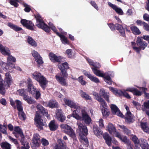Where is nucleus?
I'll return each instance as SVG.
<instances>
[{
    "mask_svg": "<svg viewBox=\"0 0 149 149\" xmlns=\"http://www.w3.org/2000/svg\"><path fill=\"white\" fill-rule=\"evenodd\" d=\"M77 125L80 130L79 136L80 137V140L81 142L84 144H88V140L86 136L87 135L88 131L86 127L84 125L80 123H78Z\"/></svg>",
    "mask_w": 149,
    "mask_h": 149,
    "instance_id": "1",
    "label": "nucleus"
},
{
    "mask_svg": "<svg viewBox=\"0 0 149 149\" xmlns=\"http://www.w3.org/2000/svg\"><path fill=\"white\" fill-rule=\"evenodd\" d=\"M32 77L39 82L43 89H45L47 81L46 79L41 73L38 72H35L32 74Z\"/></svg>",
    "mask_w": 149,
    "mask_h": 149,
    "instance_id": "2",
    "label": "nucleus"
},
{
    "mask_svg": "<svg viewBox=\"0 0 149 149\" xmlns=\"http://www.w3.org/2000/svg\"><path fill=\"white\" fill-rule=\"evenodd\" d=\"M61 129L66 134L70 137L75 139L76 134L74 131L69 125L64 124H62L60 125Z\"/></svg>",
    "mask_w": 149,
    "mask_h": 149,
    "instance_id": "3",
    "label": "nucleus"
},
{
    "mask_svg": "<svg viewBox=\"0 0 149 149\" xmlns=\"http://www.w3.org/2000/svg\"><path fill=\"white\" fill-rule=\"evenodd\" d=\"M37 22L36 26L44 30L45 31L49 32L50 30L49 27L44 22L41 17L39 15L36 17Z\"/></svg>",
    "mask_w": 149,
    "mask_h": 149,
    "instance_id": "4",
    "label": "nucleus"
},
{
    "mask_svg": "<svg viewBox=\"0 0 149 149\" xmlns=\"http://www.w3.org/2000/svg\"><path fill=\"white\" fill-rule=\"evenodd\" d=\"M38 111L36 112L34 120L36 126L40 130L43 129V126H46L47 125L45 122H42L41 117Z\"/></svg>",
    "mask_w": 149,
    "mask_h": 149,
    "instance_id": "5",
    "label": "nucleus"
},
{
    "mask_svg": "<svg viewBox=\"0 0 149 149\" xmlns=\"http://www.w3.org/2000/svg\"><path fill=\"white\" fill-rule=\"evenodd\" d=\"M49 59L53 63H61L62 61L63 58L61 56H57L53 53H50L49 55Z\"/></svg>",
    "mask_w": 149,
    "mask_h": 149,
    "instance_id": "6",
    "label": "nucleus"
},
{
    "mask_svg": "<svg viewBox=\"0 0 149 149\" xmlns=\"http://www.w3.org/2000/svg\"><path fill=\"white\" fill-rule=\"evenodd\" d=\"M74 108L76 110L73 111L72 113V117L78 120L81 119V116L79 114L81 110V107L78 105Z\"/></svg>",
    "mask_w": 149,
    "mask_h": 149,
    "instance_id": "7",
    "label": "nucleus"
},
{
    "mask_svg": "<svg viewBox=\"0 0 149 149\" xmlns=\"http://www.w3.org/2000/svg\"><path fill=\"white\" fill-rule=\"evenodd\" d=\"M55 118L61 122H63L65 120V117L63 114L61 109H57L56 111Z\"/></svg>",
    "mask_w": 149,
    "mask_h": 149,
    "instance_id": "8",
    "label": "nucleus"
},
{
    "mask_svg": "<svg viewBox=\"0 0 149 149\" xmlns=\"http://www.w3.org/2000/svg\"><path fill=\"white\" fill-rule=\"evenodd\" d=\"M106 130L108 131L109 133L113 136H115L116 134L118 132L116 131V129L113 125L111 123H109L107 125Z\"/></svg>",
    "mask_w": 149,
    "mask_h": 149,
    "instance_id": "9",
    "label": "nucleus"
},
{
    "mask_svg": "<svg viewBox=\"0 0 149 149\" xmlns=\"http://www.w3.org/2000/svg\"><path fill=\"white\" fill-rule=\"evenodd\" d=\"M21 23L27 29L31 30H33L34 25L31 21L23 19L21 20Z\"/></svg>",
    "mask_w": 149,
    "mask_h": 149,
    "instance_id": "10",
    "label": "nucleus"
},
{
    "mask_svg": "<svg viewBox=\"0 0 149 149\" xmlns=\"http://www.w3.org/2000/svg\"><path fill=\"white\" fill-rule=\"evenodd\" d=\"M110 108L111 111L113 114L116 115L121 118L123 117V115L116 105L112 104L111 105Z\"/></svg>",
    "mask_w": 149,
    "mask_h": 149,
    "instance_id": "11",
    "label": "nucleus"
},
{
    "mask_svg": "<svg viewBox=\"0 0 149 149\" xmlns=\"http://www.w3.org/2000/svg\"><path fill=\"white\" fill-rule=\"evenodd\" d=\"M81 119L84 121L86 124H89L91 121V118L84 110H81Z\"/></svg>",
    "mask_w": 149,
    "mask_h": 149,
    "instance_id": "12",
    "label": "nucleus"
},
{
    "mask_svg": "<svg viewBox=\"0 0 149 149\" xmlns=\"http://www.w3.org/2000/svg\"><path fill=\"white\" fill-rule=\"evenodd\" d=\"M139 145V148L138 147L136 148L135 149H140L141 147L142 149H149V145L147 141L143 139H141L139 140V141L138 143Z\"/></svg>",
    "mask_w": 149,
    "mask_h": 149,
    "instance_id": "13",
    "label": "nucleus"
},
{
    "mask_svg": "<svg viewBox=\"0 0 149 149\" xmlns=\"http://www.w3.org/2000/svg\"><path fill=\"white\" fill-rule=\"evenodd\" d=\"M84 74L91 81L96 83H98L100 82L99 79L96 77L92 76L89 72H87L85 70L83 72Z\"/></svg>",
    "mask_w": 149,
    "mask_h": 149,
    "instance_id": "14",
    "label": "nucleus"
},
{
    "mask_svg": "<svg viewBox=\"0 0 149 149\" xmlns=\"http://www.w3.org/2000/svg\"><path fill=\"white\" fill-rule=\"evenodd\" d=\"M13 82V79L10 74L8 72L6 73L4 83H6V86L9 87Z\"/></svg>",
    "mask_w": 149,
    "mask_h": 149,
    "instance_id": "15",
    "label": "nucleus"
},
{
    "mask_svg": "<svg viewBox=\"0 0 149 149\" xmlns=\"http://www.w3.org/2000/svg\"><path fill=\"white\" fill-rule=\"evenodd\" d=\"M137 45L139 46L141 49L144 50L147 46V43L145 42L142 41V37H138L136 41Z\"/></svg>",
    "mask_w": 149,
    "mask_h": 149,
    "instance_id": "16",
    "label": "nucleus"
},
{
    "mask_svg": "<svg viewBox=\"0 0 149 149\" xmlns=\"http://www.w3.org/2000/svg\"><path fill=\"white\" fill-rule=\"evenodd\" d=\"M45 105L52 108H56L58 107V102L55 100H50L48 102L45 103Z\"/></svg>",
    "mask_w": 149,
    "mask_h": 149,
    "instance_id": "17",
    "label": "nucleus"
},
{
    "mask_svg": "<svg viewBox=\"0 0 149 149\" xmlns=\"http://www.w3.org/2000/svg\"><path fill=\"white\" fill-rule=\"evenodd\" d=\"M56 80L61 85L65 86H67L68 83L65 79L63 77L60 76L59 74H57L55 76Z\"/></svg>",
    "mask_w": 149,
    "mask_h": 149,
    "instance_id": "18",
    "label": "nucleus"
},
{
    "mask_svg": "<svg viewBox=\"0 0 149 149\" xmlns=\"http://www.w3.org/2000/svg\"><path fill=\"white\" fill-rule=\"evenodd\" d=\"M0 50L1 53L4 55H9L10 54V52L9 49L6 46H3L0 43Z\"/></svg>",
    "mask_w": 149,
    "mask_h": 149,
    "instance_id": "19",
    "label": "nucleus"
},
{
    "mask_svg": "<svg viewBox=\"0 0 149 149\" xmlns=\"http://www.w3.org/2000/svg\"><path fill=\"white\" fill-rule=\"evenodd\" d=\"M49 128L51 131H54L56 130L58 128V125L54 120H51L48 125Z\"/></svg>",
    "mask_w": 149,
    "mask_h": 149,
    "instance_id": "20",
    "label": "nucleus"
},
{
    "mask_svg": "<svg viewBox=\"0 0 149 149\" xmlns=\"http://www.w3.org/2000/svg\"><path fill=\"white\" fill-rule=\"evenodd\" d=\"M40 137L39 135L37 134H34L32 141V143L34 146H40Z\"/></svg>",
    "mask_w": 149,
    "mask_h": 149,
    "instance_id": "21",
    "label": "nucleus"
},
{
    "mask_svg": "<svg viewBox=\"0 0 149 149\" xmlns=\"http://www.w3.org/2000/svg\"><path fill=\"white\" fill-rule=\"evenodd\" d=\"M108 4L118 14L121 15L123 14V12L121 8H118L116 5L113 4L110 2L108 3Z\"/></svg>",
    "mask_w": 149,
    "mask_h": 149,
    "instance_id": "22",
    "label": "nucleus"
},
{
    "mask_svg": "<svg viewBox=\"0 0 149 149\" xmlns=\"http://www.w3.org/2000/svg\"><path fill=\"white\" fill-rule=\"evenodd\" d=\"M63 100L66 105H67L72 108H74L78 105L76 104L72 101L68 99L64 98Z\"/></svg>",
    "mask_w": 149,
    "mask_h": 149,
    "instance_id": "23",
    "label": "nucleus"
},
{
    "mask_svg": "<svg viewBox=\"0 0 149 149\" xmlns=\"http://www.w3.org/2000/svg\"><path fill=\"white\" fill-rule=\"evenodd\" d=\"M36 108L37 109L41 112L44 115L47 117H48V116H47L48 115L47 111L40 104H38L36 106Z\"/></svg>",
    "mask_w": 149,
    "mask_h": 149,
    "instance_id": "24",
    "label": "nucleus"
},
{
    "mask_svg": "<svg viewBox=\"0 0 149 149\" xmlns=\"http://www.w3.org/2000/svg\"><path fill=\"white\" fill-rule=\"evenodd\" d=\"M23 99L29 104H32L36 102V101L32 97L27 95H24Z\"/></svg>",
    "mask_w": 149,
    "mask_h": 149,
    "instance_id": "25",
    "label": "nucleus"
},
{
    "mask_svg": "<svg viewBox=\"0 0 149 149\" xmlns=\"http://www.w3.org/2000/svg\"><path fill=\"white\" fill-rule=\"evenodd\" d=\"M134 116L131 113H126L125 117V121L129 123H131L134 120Z\"/></svg>",
    "mask_w": 149,
    "mask_h": 149,
    "instance_id": "26",
    "label": "nucleus"
},
{
    "mask_svg": "<svg viewBox=\"0 0 149 149\" xmlns=\"http://www.w3.org/2000/svg\"><path fill=\"white\" fill-rule=\"evenodd\" d=\"M6 83H3L2 81H0V93L2 95H4L5 93V88H7L9 87L6 86Z\"/></svg>",
    "mask_w": 149,
    "mask_h": 149,
    "instance_id": "27",
    "label": "nucleus"
},
{
    "mask_svg": "<svg viewBox=\"0 0 149 149\" xmlns=\"http://www.w3.org/2000/svg\"><path fill=\"white\" fill-rule=\"evenodd\" d=\"M92 70L94 73L97 76L104 77L105 76V74L104 73L95 68H92Z\"/></svg>",
    "mask_w": 149,
    "mask_h": 149,
    "instance_id": "28",
    "label": "nucleus"
},
{
    "mask_svg": "<svg viewBox=\"0 0 149 149\" xmlns=\"http://www.w3.org/2000/svg\"><path fill=\"white\" fill-rule=\"evenodd\" d=\"M103 138L106 141V143L109 146H110L111 145V139L109 134L106 133L103 135Z\"/></svg>",
    "mask_w": 149,
    "mask_h": 149,
    "instance_id": "29",
    "label": "nucleus"
},
{
    "mask_svg": "<svg viewBox=\"0 0 149 149\" xmlns=\"http://www.w3.org/2000/svg\"><path fill=\"white\" fill-rule=\"evenodd\" d=\"M93 130L94 134L98 138H100L102 134V132L100 130L98 127H94Z\"/></svg>",
    "mask_w": 149,
    "mask_h": 149,
    "instance_id": "30",
    "label": "nucleus"
},
{
    "mask_svg": "<svg viewBox=\"0 0 149 149\" xmlns=\"http://www.w3.org/2000/svg\"><path fill=\"white\" fill-rule=\"evenodd\" d=\"M140 89L142 90V91L138 90L135 88V90L133 93V94L136 96H141L142 94V92H145L147 89L146 88L144 87H139Z\"/></svg>",
    "mask_w": 149,
    "mask_h": 149,
    "instance_id": "31",
    "label": "nucleus"
},
{
    "mask_svg": "<svg viewBox=\"0 0 149 149\" xmlns=\"http://www.w3.org/2000/svg\"><path fill=\"white\" fill-rule=\"evenodd\" d=\"M115 136L119 139L121 141L125 143H127L129 141L128 139L126 136L121 135L118 132L116 134Z\"/></svg>",
    "mask_w": 149,
    "mask_h": 149,
    "instance_id": "32",
    "label": "nucleus"
},
{
    "mask_svg": "<svg viewBox=\"0 0 149 149\" xmlns=\"http://www.w3.org/2000/svg\"><path fill=\"white\" fill-rule=\"evenodd\" d=\"M80 94L81 96L84 98L86 100H92L91 97L86 93L83 91H81L80 92Z\"/></svg>",
    "mask_w": 149,
    "mask_h": 149,
    "instance_id": "33",
    "label": "nucleus"
},
{
    "mask_svg": "<svg viewBox=\"0 0 149 149\" xmlns=\"http://www.w3.org/2000/svg\"><path fill=\"white\" fill-rule=\"evenodd\" d=\"M36 91V88L33 85L31 84L28 86V91L30 94L32 95L35 94Z\"/></svg>",
    "mask_w": 149,
    "mask_h": 149,
    "instance_id": "34",
    "label": "nucleus"
},
{
    "mask_svg": "<svg viewBox=\"0 0 149 149\" xmlns=\"http://www.w3.org/2000/svg\"><path fill=\"white\" fill-rule=\"evenodd\" d=\"M58 67L60 69L61 71L64 69H68L69 68L68 64L67 62L63 63L62 64V66L61 64H58Z\"/></svg>",
    "mask_w": 149,
    "mask_h": 149,
    "instance_id": "35",
    "label": "nucleus"
},
{
    "mask_svg": "<svg viewBox=\"0 0 149 149\" xmlns=\"http://www.w3.org/2000/svg\"><path fill=\"white\" fill-rule=\"evenodd\" d=\"M130 29L132 33L134 34L138 35L141 33V32L136 26H132L131 27Z\"/></svg>",
    "mask_w": 149,
    "mask_h": 149,
    "instance_id": "36",
    "label": "nucleus"
},
{
    "mask_svg": "<svg viewBox=\"0 0 149 149\" xmlns=\"http://www.w3.org/2000/svg\"><path fill=\"white\" fill-rule=\"evenodd\" d=\"M8 25L11 28L16 31H20L22 30V29L21 28L17 26L10 23H8Z\"/></svg>",
    "mask_w": 149,
    "mask_h": 149,
    "instance_id": "37",
    "label": "nucleus"
},
{
    "mask_svg": "<svg viewBox=\"0 0 149 149\" xmlns=\"http://www.w3.org/2000/svg\"><path fill=\"white\" fill-rule=\"evenodd\" d=\"M27 41L28 43L31 45L35 47L37 46L36 42L31 37L29 36Z\"/></svg>",
    "mask_w": 149,
    "mask_h": 149,
    "instance_id": "38",
    "label": "nucleus"
},
{
    "mask_svg": "<svg viewBox=\"0 0 149 149\" xmlns=\"http://www.w3.org/2000/svg\"><path fill=\"white\" fill-rule=\"evenodd\" d=\"M56 34L60 38L61 40L63 43L64 44L68 43V42L67 38L61 34H60L58 33H56Z\"/></svg>",
    "mask_w": 149,
    "mask_h": 149,
    "instance_id": "39",
    "label": "nucleus"
},
{
    "mask_svg": "<svg viewBox=\"0 0 149 149\" xmlns=\"http://www.w3.org/2000/svg\"><path fill=\"white\" fill-rule=\"evenodd\" d=\"M117 29L119 31L121 35L124 36L125 35V33L124 30L122 26L120 24H118L116 26Z\"/></svg>",
    "mask_w": 149,
    "mask_h": 149,
    "instance_id": "40",
    "label": "nucleus"
},
{
    "mask_svg": "<svg viewBox=\"0 0 149 149\" xmlns=\"http://www.w3.org/2000/svg\"><path fill=\"white\" fill-rule=\"evenodd\" d=\"M132 140L135 144V148L138 147L137 148H139V145L138 143L139 141V140L138 139L137 137L135 136H133L132 137Z\"/></svg>",
    "mask_w": 149,
    "mask_h": 149,
    "instance_id": "41",
    "label": "nucleus"
},
{
    "mask_svg": "<svg viewBox=\"0 0 149 149\" xmlns=\"http://www.w3.org/2000/svg\"><path fill=\"white\" fill-rule=\"evenodd\" d=\"M7 58V64H10L11 63L15 62L16 61L15 58L11 55H8Z\"/></svg>",
    "mask_w": 149,
    "mask_h": 149,
    "instance_id": "42",
    "label": "nucleus"
},
{
    "mask_svg": "<svg viewBox=\"0 0 149 149\" xmlns=\"http://www.w3.org/2000/svg\"><path fill=\"white\" fill-rule=\"evenodd\" d=\"M141 128L144 132L147 133L149 132V128L146 123H141Z\"/></svg>",
    "mask_w": 149,
    "mask_h": 149,
    "instance_id": "43",
    "label": "nucleus"
},
{
    "mask_svg": "<svg viewBox=\"0 0 149 149\" xmlns=\"http://www.w3.org/2000/svg\"><path fill=\"white\" fill-rule=\"evenodd\" d=\"M15 102L16 103L17 108L18 111H22L23 107L21 102L18 100H16Z\"/></svg>",
    "mask_w": 149,
    "mask_h": 149,
    "instance_id": "44",
    "label": "nucleus"
},
{
    "mask_svg": "<svg viewBox=\"0 0 149 149\" xmlns=\"http://www.w3.org/2000/svg\"><path fill=\"white\" fill-rule=\"evenodd\" d=\"M1 146L3 149H10L11 147L10 145L6 142L1 143Z\"/></svg>",
    "mask_w": 149,
    "mask_h": 149,
    "instance_id": "45",
    "label": "nucleus"
},
{
    "mask_svg": "<svg viewBox=\"0 0 149 149\" xmlns=\"http://www.w3.org/2000/svg\"><path fill=\"white\" fill-rule=\"evenodd\" d=\"M6 125H2L0 124V131L3 134L7 135L8 134L6 131Z\"/></svg>",
    "mask_w": 149,
    "mask_h": 149,
    "instance_id": "46",
    "label": "nucleus"
},
{
    "mask_svg": "<svg viewBox=\"0 0 149 149\" xmlns=\"http://www.w3.org/2000/svg\"><path fill=\"white\" fill-rule=\"evenodd\" d=\"M78 81L82 85H85L87 84V82L84 79V77L82 76L79 77L77 79Z\"/></svg>",
    "mask_w": 149,
    "mask_h": 149,
    "instance_id": "47",
    "label": "nucleus"
},
{
    "mask_svg": "<svg viewBox=\"0 0 149 149\" xmlns=\"http://www.w3.org/2000/svg\"><path fill=\"white\" fill-rule=\"evenodd\" d=\"M102 115L105 117H108L110 114V112L107 108L101 109Z\"/></svg>",
    "mask_w": 149,
    "mask_h": 149,
    "instance_id": "48",
    "label": "nucleus"
},
{
    "mask_svg": "<svg viewBox=\"0 0 149 149\" xmlns=\"http://www.w3.org/2000/svg\"><path fill=\"white\" fill-rule=\"evenodd\" d=\"M93 95L95 97V98L98 101L100 102V103L105 101L103 98L99 96L98 94L97 93L94 92L93 93Z\"/></svg>",
    "mask_w": 149,
    "mask_h": 149,
    "instance_id": "49",
    "label": "nucleus"
},
{
    "mask_svg": "<svg viewBox=\"0 0 149 149\" xmlns=\"http://www.w3.org/2000/svg\"><path fill=\"white\" fill-rule=\"evenodd\" d=\"M87 61L90 65L93 66L95 68H99L100 66V65L99 63H93L92 61L90 59H87Z\"/></svg>",
    "mask_w": 149,
    "mask_h": 149,
    "instance_id": "50",
    "label": "nucleus"
},
{
    "mask_svg": "<svg viewBox=\"0 0 149 149\" xmlns=\"http://www.w3.org/2000/svg\"><path fill=\"white\" fill-rule=\"evenodd\" d=\"M22 144L24 146L21 148V149H29V143L27 142H24L22 140L21 141Z\"/></svg>",
    "mask_w": 149,
    "mask_h": 149,
    "instance_id": "51",
    "label": "nucleus"
},
{
    "mask_svg": "<svg viewBox=\"0 0 149 149\" xmlns=\"http://www.w3.org/2000/svg\"><path fill=\"white\" fill-rule=\"evenodd\" d=\"M18 115L20 118L21 120H24L25 119L26 115L23 110L19 111L18 112Z\"/></svg>",
    "mask_w": 149,
    "mask_h": 149,
    "instance_id": "52",
    "label": "nucleus"
},
{
    "mask_svg": "<svg viewBox=\"0 0 149 149\" xmlns=\"http://www.w3.org/2000/svg\"><path fill=\"white\" fill-rule=\"evenodd\" d=\"M142 109L143 111H145L146 109H149V101L144 102Z\"/></svg>",
    "mask_w": 149,
    "mask_h": 149,
    "instance_id": "53",
    "label": "nucleus"
},
{
    "mask_svg": "<svg viewBox=\"0 0 149 149\" xmlns=\"http://www.w3.org/2000/svg\"><path fill=\"white\" fill-rule=\"evenodd\" d=\"M105 81L109 85H111L112 83V82L111 78L109 76H104V77Z\"/></svg>",
    "mask_w": 149,
    "mask_h": 149,
    "instance_id": "54",
    "label": "nucleus"
},
{
    "mask_svg": "<svg viewBox=\"0 0 149 149\" xmlns=\"http://www.w3.org/2000/svg\"><path fill=\"white\" fill-rule=\"evenodd\" d=\"M35 60L38 64H42L43 63L42 58L40 56L35 58Z\"/></svg>",
    "mask_w": 149,
    "mask_h": 149,
    "instance_id": "55",
    "label": "nucleus"
},
{
    "mask_svg": "<svg viewBox=\"0 0 149 149\" xmlns=\"http://www.w3.org/2000/svg\"><path fill=\"white\" fill-rule=\"evenodd\" d=\"M25 91L24 89H21L18 90L17 91V93L21 96H22L23 97L24 95H25Z\"/></svg>",
    "mask_w": 149,
    "mask_h": 149,
    "instance_id": "56",
    "label": "nucleus"
},
{
    "mask_svg": "<svg viewBox=\"0 0 149 149\" xmlns=\"http://www.w3.org/2000/svg\"><path fill=\"white\" fill-rule=\"evenodd\" d=\"M120 128L123 130L124 132L127 134H129L130 132V131L124 125H119Z\"/></svg>",
    "mask_w": 149,
    "mask_h": 149,
    "instance_id": "57",
    "label": "nucleus"
},
{
    "mask_svg": "<svg viewBox=\"0 0 149 149\" xmlns=\"http://www.w3.org/2000/svg\"><path fill=\"white\" fill-rule=\"evenodd\" d=\"M31 54L33 57L34 58L40 56V54L36 51L33 50L32 51Z\"/></svg>",
    "mask_w": 149,
    "mask_h": 149,
    "instance_id": "58",
    "label": "nucleus"
},
{
    "mask_svg": "<svg viewBox=\"0 0 149 149\" xmlns=\"http://www.w3.org/2000/svg\"><path fill=\"white\" fill-rule=\"evenodd\" d=\"M98 122L100 128H103L104 127V121L102 119L100 118L99 119Z\"/></svg>",
    "mask_w": 149,
    "mask_h": 149,
    "instance_id": "59",
    "label": "nucleus"
},
{
    "mask_svg": "<svg viewBox=\"0 0 149 149\" xmlns=\"http://www.w3.org/2000/svg\"><path fill=\"white\" fill-rule=\"evenodd\" d=\"M132 48L137 53H139L141 50V48L134 46V45L136 44L135 43L132 42Z\"/></svg>",
    "mask_w": 149,
    "mask_h": 149,
    "instance_id": "60",
    "label": "nucleus"
},
{
    "mask_svg": "<svg viewBox=\"0 0 149 149\" xmlns=\"http://www.w3.org/2000/svg\"><path fill=\"white\" fill-rule=\"evenodd\" d=\"M41 142L43 146H47L49 144L48 141L47 140L44 138L42 139Z\"/></svg>",
    "mask_w": 149,
    "mask_h": 149,
    "instance_id": "61",
    "label": "nucleus"
},
{
    "mask_svg": "<svg viewBox=\"0 0 149 149\" xmlns=\"http://www.w3.org/2000/svg\"><path fill=\"white\" fill-rule=\"evenodd\" d=\"M18 1V0H10V3L11 5H14L15 7H17L18 6V4L17 2Z\"/></svg>",
    "mask_w": 149,
    "mask_h": 149,
    "instance_id": "62",
    "label": "nucleus"
},
{
    "mask_svg": "<svg viewBox=\"0 0 149 149\" xmlns=\"http://www.w3.org/2000/svg\"><path fill=\"white\" fill-rule=\"evenodd\" d=\"M0 65L1 67H2L3 68V70L6 71L7 70V64H6L4 62L1 61L0 62Z\"/></svg>",
    "mask_w": 149,
    "mask_h": 149,
    "instance_id": "63",
    "label": "nucleus"
},
{
    "mask_svg": "<svg viewBox=\"0 0 149 149\" xmlns=\"http://www.w3.org/2000/svg\"><path fill=\"white\" fill-rule=\"evenodd\" d=\"M23 5L24 7H25V8L24 9V11L26 12H29L31 9L29 6L26 3H24Z\"/></svg>",
    "mask_w": 149,
    "mask_h": 149,
    "instance_id": "64",
    "label": "nucleus"
}]
</instances>
